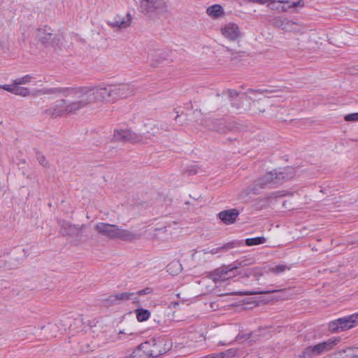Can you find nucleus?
<instances>
[{
  "mask_svg": "<svg viewBox=\"0 0 358 358\" xmlns=\"http://www.w3.org/2000/svg\"><path fill=\"white\" fill-rule=\"evenodd\" d=\"M240 245H241V242H238V241H231V242H229V243L224 244V245H222L221 247L213 248L210 252H204V253L206 254V253L209 252V253H210L212 255H215V254H216V253H217L219 252L229 250L230 249H232L234 248L239 246Z\"/></svg>",
  "mask_w": 358,
  "mask_h": 358,
  "instance_id": "22",
  "label": "nucleus"
},
{
  "mask_svg": "<svg viewBox=\"0 0 358 358\" xmlns=\"http://www.w3.org/2000/svg\"><path fill=\"white\" fill-rule=\"evenodd\" d=\"M33 79L31 75H25L24 76L14 80V84L15 85H26L29 83Z\"/></svg>",
  "mask_w": 358,
  "mask_h": 358,
  "instance_id": "30",
  "label": "nucleus"
},
{
  "mask_svg": "<svg viewBox=\"0 0 358 358\" xmlns=\"http://www.w3.org/2000/svg\"><path fill=\"white\" fill-rule=\"evenodd\" d=\"M222 34L230 41H235L241 36L238 26L233 22L228 23L221 28Z\"/></svg>",
  "mask_w": 358,
  "mask_h": 358,
  "instance_id": "13",
  "label": "nucleus"
},
{
  "mask_svg": "<svg viewBox=\"0 0 358 358\" xmlns=\"http://www.w3.org/2000/svg\"><path fill=\"white\" fill-rule=\"evenodd\" d=\"M224 355V352H221L220 354L216 355H208V356L206 357L205 358H223Z\"/></svg>",
  "mask_w": 358,
  "mask_h": 358,
  "instance_id": "42",
  "label": "nucleus"
},
{
  "mask_svg": "<svg viewBox=\"0 0 358 358\" xmlns=\"http://www.w3.org/2000/svg\"><path fill=\"white\" fill-rule=\"evenodd\" d=\"M234 127V123L226 124L222 120H217L215 122L214 129L219 133H226L228 131H232Z\"/></svg>",
  "mask_w": 358,
  "mask_h": 358,
  "instance_id": "23",
  "label": "nucleus"
},
{
  "mask_svg": "<svg viewBox=\"0 0 358 358\" xmlns=\"http://www.w3.org/2000/svg\"><path fill=\"white\" fill-rule=\"evenodd\" d=\"M255 259L252 257H243L228 266H223L214 270L210 274V278L215 282L225 281L235 275L234 271L252 264Z\"/></svg>",
  "mask_w": 358,
  "mask_h": 358,
  "instance_id": "3",
  "label": "nucleus"
},
{
  "mask_svg": "<svg viewBox=\"0 0 358 358\" xmlns=\"http://www.w3.org/2000/svg\"><path fill=\"white\" fill-rule=\"evenodd\" d=\"M60 234L64 236H73L79 234V229L74 225L62 220L59 221Z\"/></svg>",
  "mask_w": 358,
  "mask_h": 358,
  "instance_id": "17",
  "label": "nucleus"
},
{
  "mask_svg": "<svg viewBox=\"0 0 358 358\" xmlns=\"http://www.w3.org/2000/svg\"><path fill=\"white\" fill-rule=\"evenodd\" d=\"M206 14L214 19H217L224 15V11L220 4H214L206 9Z\"/></svg>",
  "mask_w": 358,
  "mask_h": 358,
  "instance_id": "21",
  "label": "nucleus"
},
{
  "mask_svg": "<svg viewBox=\"0 0 358 358\" xmlns=\"http://www.w3.org/2000/svg\"><path fill=\"white\" fill-rule=\"evenodd\" d=\"M243 275V276H245L248 278L252 276V271H250V268L245 270Z\"/></svg>",
  "mask_w": 358,
  "mask_h": 358,
  "instance_id": "43",
  "label": "nucleus"
},
{
  "mask_svg": "<svg viewBox=\"0 0 358 358\" xmlns=\"http://www.w3.org/2000/svg\"><path fill=\"white\" fill-rule=\"evenodd\" d=\"M15 86L16 85L14 84V81H13L12 85H0V88L3 89L6 91H8L10 93L14 94Z\"/></svg>",
  "mask_w": 358,
  "mask_h": 358,
  "instance_id": "37",
  "label": "nucleus"
},
{
  "mask_svg": "<svg viewBox=\"0 0 358 358\" xmlns=\"http://www.w3.org/2000/svg\"><path fill=\"white\" fill-rule=\"evenodd\" d=\"M249 91L251 92H258V93H262L264 92H268L267 90H252V89H250Z\"/></svg>",
  "mask_w": 358,
  "mask_h": 358,
  "instance_id": "45",
  "label": "nucleus"
},
{
  "mask_svg": "<svg viewBox=\"0 0 358 358\" xmlns=\"http://www.w3.org/2000/svg\"><path fill=\"white\" fill-rule=\"evenodd\" d=\"M281 10H282V11H286V10H287V8H284V7H282Z\"/></svg>",
  "mask_w": 358,
  "mask_h": 358,
  "instance_id": "49",
  "label": "nucleus"
},
{
  "mask_svg": "<svg viewBox=\"0 0 358 358\" xmlns=\"http://www.w3.org/2000/svg\"><path fill=\"white\" fill-rule=\"evenodd\" d=\"M358 324V314L338 318L329 324V329L333 333L345 331L353 328Z\"/></svg>",
  "mask_w": 358,
  "mask_h": 358,
  "instance_id": "7",
  "label": "nucleus"
},
{
  "mask_svg": "<svg viewBox=\"0 0 358 358\" xmlns=\"http://www.w3.org/2000/svg\"><path fill=\"white\" fill-rule=\"evenodd\" d=\"M74 91L73 95H63L65 99L56 102L51 108L50 112L53 115L62 116L66 114H73L87 106L90 102V94L87 87H69Z\"/></svg>",
  "mask_w": 358,
  "mask_h": 358,
  "instance_id": "1",
  "label": "nucleus"
},
{
  "mask_svg": "<svg viewBox=\"0 0 358 358\" xmlns=\"http://www.w3.org/2000/svg\"><path fill=\"white\" fill-rule=\"evenodd\" d=\"M282 16L270 15L267 17V21L273 27L280 28L282 27Z\"/></svg>",
  "mask_w": 358,
  "mask_h": 358,
  "instance_id": "28",
  "label": "nucleus"
},
{
  "mask_svg": "<svg viewBox=\"0 0 358 358\" xmlns=\"http://www.w3.org/2000/svg\"><path fill=\"white\" fill-rule=\"evenodd\" d=\"M153 292V289L150 287H147L143 289L138 290L136 292V294L139 296L146 295V294H150Z\"/></svg>",
  "mask_w": 358,
  "mask_h": 358,
  "instance_id": "36",
  "label": "nucleus"
},
{
  "mask_svg": "<svg viewBox=\"0 0 358 358\" xmlns=\"http://www.w3.org/2000/svg\"><path fill=\"white\" fill-rule=\"evenodd\" d=\"M152 358L157 357L169 350L171 346L164 338L152 337L145 341Z\"/></svg>",
  "mask_w": 358,
  "mask_h": 358,
  "instance_id": "8",
  "label": "nucleus"
},
{
  "mask_svg": "<svg viewBox=\"0 0 358 358\" xmlns=\"http://www.w3.org/2000/svg\"><path fill=\"white\" fill-rule=\"evenodd\" d=\"M38 162L43 166H48V163L46 161L45 157L43 155L38 156Z\"/></svg>",
  "mask_w": 358,
  "mask_h": 358,
  "instance_id": "40",
  "label": "nucleus"
},
{
  "mask_svg": "<svg viewBox=\"0 0 358 358\" xmlns=\"http://www.w3.org/2000/svg\"><path fill=\"white\" fill-rule=\"evenodd\" d=\"M139 10L145 15L167 11V5L164 0H140Z\"/></svg>",
  "mask_w": 358,
  "mask_h": 358,
  "instance_id": "9",
  "label": "nucleus"
},
{
  "mask_svg": "<svg viewBox=\"0 0 358 358\" xmlns=\"http://www.w3.org/2000/svg\"><path fill=\"white\" fill-rule=\"evenodd\" d=\"M97 231L110 238H115L117 226L106 223H99L96 226Z\"/></svg>",
  "mask_w": 358,
  "mask_h": 358,
  "instance_id": "16",
  "label": "nucleus"
},
{
  "mask_svg": "<svg viewBox=\"0 0 358 358\" xmlns=\"http://www.w3.org/2000/svg\"><path fill=\"white\" fill-rule=\"evenodd\" d=\"M131 16L129 13L124 16L116 15L114 17L107 21V24L113 29H122L129 27L131 24Z\"/></svg>",
  "mask_w": 358,
  "mask_h": 358,
  "instance_id": "12",
  "label": "nucleus"
},
{
  "mask_svg": "<svg viewBox=\"0 0 358 358\" xmlns=\"http://www.w3.org/2000/svg\"><path fill=\"white\" fill-rule=\"evenodd\" d=\"M250 271L252 273V276L255 277H258L262 275L263 274L262 268L259 267L250 268Z\"/></svg>",
  "mask_w": 358,
  "mask_h": 358,
  "instance_id": "38",
  "label": "nucleus"
},
{
  "mask_svg": "<svg viewBox=\"0 0 358 358\" xmlns=\"http://www.w3.org/2000/svg\"><path fill=\"white\" fill-rule=\"evenodd\" d=\"M133 292H122L117 293L113 295H110L108 297V302L112 304H118L121 302L127 301L129 300L131 296L134 295Z\"/></svg>",
  "mask_w": 358,
  "mask_h": 358,
  "instance_id": "20",
  "label": "nucleus"
},
{
  "mask_svg": "<svg viewBox=\"0 0 358 358\" xmlns=\"http://www.w3.org/2000/svg\"><path fill=\"white\" fill-rule=\"evenodd\" d=\"M29 94L30 90L27 87H20L18 85L15 86L14 94L21 96H27Z\"/></svg>",
  "mask_w": 358,
  "mask_h": 358,
  "instance_id": "31",
  "label": "nucleus"
},
{
  "mask_svg": "<svg viewBox=\"0 0 358 358\" xmlns=\"http://www.w3.org/2000/svg\"><path fill=\"white\" fill-rule=\"evenodd\" d=\"M138 238L139 237L136 234L127 229H120L117 227L115 238H119L124 241L131 242L138 239Z\"/></svg>",
  "mask_w": 358,
  "mask_h": 358,
  "instance_id": "18",
  "label": "nucleus"
},
{
  "mask_svg": "<svg viewBox=\"0 0 358 358\" xmlns=\"http://www.w3.org/2000/svg\"><path fill=\"white\" fill-rule=\"evenodd\" d=\"M36 37L44 45L52 47L58 46L62 38V34L54 32L48 26L38 28L36 31Z\"/></svg>",
  "mask_w": 358,
  "mask_h": 358,
  "instance_id": "5",
  "label": "nucleus"
},
{
  "mask_svg": "<svg viewBox=\"0 0 358 358\" xmlns=\"http://www.w3.org/2000/svg\"><path fill=\"white\" fill-rule=\"evenodd\" d=\"M339 342V337H332L316 345L308 346L303 350L301 357L302 358H315L331 350Z\"/></svg>",
  "mask_w": 358,
  "mask_h": 358,
  "instance_id": "4",
  "label": "nucleus"
},
{
  "mask_svg": "<svg viewBox=\"0 0 358 358\" xmlns=\"http://www.w3.org/2000/svg\"><path fill=\"white\" fill-rule=\"evenodd\" d=\"M295 25L296 23L294 22L283 17L280 29L286 31H291L294 29Z\"/></svg>",
  "mask_w": 358,
  "mask_h": 358,
  "instance_id": "25",
  "label": "nucleus"
},
{
  "mask_svg": "<svg viewBox=\"0 0 358 358\" xmlns=\"http://www.w3.org/2000/svg\"><path fill=\"white\" fill-rule=\"evenodd\" d=\"M266 242V238L263 236H258L255 238H250L245 240V244L248 246H252L260 245Z\"/></svg>",
  "mask_w": 358,
  "mask_h": 358,
  "instance_id": "27",
  "label": "nucleus"
},
{
  "mask_svg": "<svg viewBox=\"0 0 358 358\" xmlns=\"http://www.w3.org/2000/svg\"><path fill=\"white\" fill-rule=\"evenodd\" d=\"M227 94H228L229 96L231 98L236 97L238 95V93L236 90H228Z\"/></svg>",
  "mask_w": 358,
  "mask_h": 358,
  "instance_id": "41",
  "label": "nucleus"
},
{
  "mask_svg": "<svg viewBox=\"0 0 358 358\" xmlns=\"http://www.w3.org/2000/svg\"><path fill=\"white\" fill-rule=\"evenodd\" d=\"M287 179L288 178L283 172H277L276 170H273L255 180L248 187V191L254 194H258L260 189L276 187Z\"/></svg>",
  "mask_w": 358,
  "mask_h": 358,
  "instance_id": "2",
  "label": "nucleus"
},
{
  "mask_svg": "<svg viewBox=\"0 0 358 358\" xmlns=\"http://www.w3.org/2000/svg\"><path fill=\"white\" fill-rule=\"evenodd\" d=\"M250 336L251 334H249L247 338L249 339L250 338Z\"/></svg>",
  "mask_w": 358,
  "mask_h": 358,
  "instance_id": "50",
  "label": "nucleus"
},
{
  "mask_svg": "<svg viewBox=\"0 0 358 358\" xmlns=\"http://www.w3.org/2000/svg\"><path fill=\"white\" fill-rule=\"evenodd\" d=\"M290 267L287 266V265L283 264H279L276 265L274 267L271 268V271L272 273H274L275 274H279L281 273L285 272L286 270H289Z\"/></svg>",
  "mask_w": 358,
  "mask_h": 358,
  "instance_id": "33",
  "label": "nucleus"
},
{
  "mask_svg": "<svg viewBox=\"0 0 358 358\" xmlns=\"http://www.w3.org/2000/svg\"><path fill=\"white\" fill-rule=\"evenodd\" d=\"M277 292V290L271 289V290H264V291H245V292H238L234 293L235 294L244 296V295H255V294H269Z\"/></svg>",
  "mask_w": 358,
  "mask_h": 358,
  "instance_id": "29",
  "label": "nucleus"
},
{
  "mask_svg": "<svg viewBox=\"0 0 358 358\" xmlns=\"http://www.w3.org/2000/svg\"><path fill=\"white\" fill-rule=\"evenodd\" d=\"M150 315V313L147 309L140 308L136 310V318L139 322L146 321Z\"/></svg>",
  "mask_w": 358,
  "mask_h": 358,
  "instance_id": "26",
  "label": "nucleus"
},
{
  "mask_svg": "<svg viewBox=\"0 0 358 358\" xmlns=\"http://www.w3.org/2000/svg\"><path fill=\"white\" fill-rule=\"evenodd\" d=\"M278 2L282 3H288L289 4L288 8H296L298 6L302 7L304 5V2L303 0H299L298 1L292 2V3H290L289 1H285V0H278Z\"/></svg>",
  "mask_w": 358,
  "mask_h": 358,
  "instance_id": "34",
  "label": "nucleus"
},
{
  "mask_svg": "<svg viewBox=\"0 0 358 358\" xmlns=\"http://www.w3.org/2000/svg\"><path fill=\"white\" fill-rule=\"evenodd\" d=\"M110 85H98L91 87V102L111 101Z\"/></svg>",
  "mask_w": 358,
  "mask_h": 358,
  "instance_id": "11",
  "label": "nucleus"
},
{
  "mask_svg": "<svg viewBox=\"0 0 358 358\" xmlns=\"http://www.w3.org/2000/svg\"><path fill=\"white\" fill-rule=\"evenodd\" d=\"M72 322L75 325L79 324L81 323V319L76 318V319H70V318H65L64 320H61L59 323V324H63L64 326V330L66 331L68 328L69 329H72Z\"/></svg>",
  "mask_w": 358,
  "mask_h": 358,
  "instance_id": "24",
  "label": "nucleus"
},
{
  "mask_svg": "<svg viewBox=\"0 0 358 358\" xmlns=\"http://www.w3.org/2000/svg\"><path fill=\"white\" fill-rule=\"evenodd\" d=\"M259 111L261 112V113H263L264 112V109H261V108H258Z\"/></svg>",
  "mask_w": 358,
  "mask_h": 358,
  "instance_id": "48",
  "label": "nucleus"
},
{
  "mask_svg": "<svg viewBox=\"0 0 358 358\" xmlns=\"http://www.w3.org/2000/svg\"><path fill=\"white\" fill-rule=\"evenodd\" d=\"M344 120L347 122L358 121V113L348 114L344 117Z\"/></svg>",
  "mask_w": 358,
  "mask_h": 358,
  "instance_id": "35",
  "label": "nucleus"
},
{
  "mask_svg": "<svg viewBox=\"0 0 358 358\" xmlns=\"http://www.w3.org/2000/svg\"><path fill=\"white\" fill-rule=\"evenodd\" d=\"M148 138H150L141 134L132 132L129 129H115L113 133V140L123 143H145Z\"/></svg>",
  "mask_w": 358,
  "mask_h": 358,
  "instance_id": "6",
  "label": "nucleus"
},
{
  "mask_svg": "<svg viewBox=\"0 0 358 358\" xmlns=\"http://www.w3.org/2000/svg\"><path fill=\"white\" fill-rule=\"evenodd\" d=\"M166 55H155L152 59V61L151 62V65L153 67H157L160 65V64L166 59Z\"/></svg>",
  "mask_w": 358,
  "mask_h": 358,
  "instance_id": "32",
  "label": "nucleus"
},
{
  "mask_svg": "<svg viewBox=\"0 0 358 358\" xmlns=\"http://www.w3.org/2000/svg\"><path fill=\"white\" fill-rule=\"evenodd\" d=\"M111 101L126 99L135 94L136 89L130 84L110 85Z\"/></svg>",
  "mask_w": 358,
  "mask_h": 358,
  "instance_id": "10",
  "label": "nucleus"
},
{
  "mask_svg": "<svg viewBox=\"0 0 358 358\" xmlns=\"http://www.w3.org/2000/svg\"><path fill=\"white\" fill-rule=\"evenodd\" d=\"M248 3H256L259 4H264L266 2H278L276 0H245Z\"/></svg>",
  "mask_w": 358,
  "mask_h": 358,
  "instance_id": "39",
  "label": "nucleus"
},
{
  "mask_svg": "<svg viewBox=\"0 0 358 358\" xmlns=\"http://www.w3.org/2000/svg\"><path fill=\"white\" fill-rule=\"evenodd\" d=\"M122 334L131 335V334H132V333H131V332H126V331H120L119 332V334H118V338H119L120 339H122V336H121V335H122Z\"/></svg>",
  "mask_w": 358,
  "mask_h": 358,
  "instance_id": "44",
  "label": "nucleus"
},
{
  "mask_svg": "<svg viewBox=\"0 0 358 358\" xmlns=\"http://www.w3.org/2000/svg\"><path fill=\"white\" fill-rule=\"evenodd\" d=\"M239 215L238 210L232 208L221 211L218 213V217L225 224H231L234 223Z\"/></svg>",
  "mask_w": 358,
  "mask_h": 358,
  "instance_id": "15",
  "label": "nucleus"
},
{
  "mask_svg": "<svg viewBox=\"0 0 358 358\" xmlns=\"http://www.w3.org/2000/svg\"><path fill=\"white\" fill-rule=\"evenodd\" d=\"M154 320H155V322H157L158 324H161V322H162V320H161V318L159 317V316H157V318H154Z\"/></svg>",
  "mask_w": 358,
  "mask_h": 358,
  "instance_id": "47",
  "label": "nucleus"
},
{
  "mask_svg": "<svg viewBox=\"0 0 358 358\" xmlns=\"http://www.w3.org/2000/svg\"><path fill=\"white\" fill-rule=\"evenodd\" d=\"M58 326L57 324H51L49 326V328L50 329L51 331H55L57 330V329H58Z\"/></svg>",
  "mask_w": 358,
  "mask_h": 358,
  "instance_id": "46",
  "label": "nucleus"
},
{
  "mask_svg": "<svg viewBox=\"0 0 358 358\" xmlns=\"http://www.w3.org/2000/svg\"><path fill=\"white\" fill-rule=\"evenodd\" d=\"M145 342L140 344L131 354L133 358H152Z\"/></svg>",
  "mask_w": 358,
  "mask_h": 358,
  "instance_id": "19",
  "label": "nucleus"
},
{
  "mask_svg": "<svg viewBox=\"0 0 358 358\" xmlns=\"http://www.w3.org/2000/svg\"><path fill=\"white\" fill-rule=\"evenodd\" d=\"M61 94L62 95H73L75 92L69 87L43 88L36 91V95Z\"/></svg>",
  "mask_w": 358,
  "mask_h": 358,
  "instance_id": "14",
  "label": "nucleus"
}]
</instances>
